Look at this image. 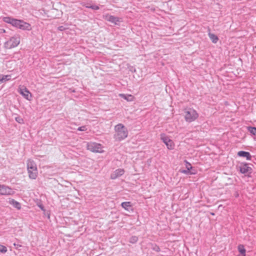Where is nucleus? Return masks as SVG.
<instances>
[{
	"mask_svg": "<svg viewBox=\"0 0 256 256\" xmlns=\"http://www.w3.org/2000/svg\"><path fill=\"white\" fill-rule=\"evenodd\" d=\"M20 94H21L24 98H25L27 100H30L29 96L30 94V92L28 90V89L26 88H20L18 90Z\"/></svg>",
	"mask_w": 256,
	"mask_h": 256,
	"instance_id": "11",
	"label": "nucleus"
},
{
	"mask_svg": "<svg viewBox=\"0 0 256 256\" xmlns=\"http://www.w3.org/2000/svg\"><path fill=\"white\" fill-rule=\"evenodd\" d=\"M10 203L11 204H12L13 206L16 208H18V210H20V209L21 208V205L20 204V202L16 201L14 200V199H12L10 200Z\"/></svg>",
	"mask_w": 256,
	"mask_h": 256,
	"instance_id": "17",
	"label": "nucleus"
},
{
	"mask_svg": "<svg viewBox=\"0 0 256 256\" xmlns=\"http://www.w3.org/2000/svg\"><path fill=\"white\" fill-rule=\"evenodd\" d=\"M116 134L114 138L116 140L120 141L125 139L128 135V130L124 124H118L116 125L114 128Z\"/></svg>",
	"mask_w": 256,
	"mask_h": 256,
	"instance_id": "1",
	"label": "nucleus"
},
{
	"mask_svg": "<svg viewBox=\"0 0 256 256\" xmlns=\"http://www.w3.org/2000/svg\"><path fill=\"white\" fill-rule=\"evenodd\" d=\"M138 240V238L136 236H132L130 238L129 242L132 244H135Z\"/></svg>",
	"mask_w": 256,
	"mask_h": 256,
	"instance_id": "23",
	"label": "nucleus"
},
{
	"mask_svg": "<svg viewBox=\"0 0 256 256\" xmlns=\"http://www.w3.org/2000/svg\"><path fill=\"white\" fill-rule=\"evenodd\" d=\"M124 170L122 168H118L114 170L110 175V178L114 180L124 174Z\"/></svg>",
	"mask_w": 256,
	"mask_h": 256,
	"instance_id": "10",
	"label": "nucleus"
},
{
	"mask_svg": "<svg viewBox=\"0 0 256 256\" xmlns=\"http://www.w3.org/2000/svg\"><path fill=\"white\" fill-rule=\"evenodd\" d=\"M78 130L79 131H86L87 130V128H86V126H82L78 128Z\"/></svg>",
	"mask_w": 256,
	"mask_h": 256,
	"instance_id": "29",
	"label": "nucleus"
},
{
	"mask_svg": "<svg viewBox=\"0 0 256 256\" xmlns=\"http://www.w3.org/2000/svg\"><path fill=\"white\" fill-rule=\"evenodd\" d=\"M255 48H256V46H255Z\"/></svg>",
	"mask_w": 256,
	"mask_h": 256,
	"instance_id": "34",
	"label": "nucleus"
},
{
	"mask_svg": "<svg viewBox=\"0 0 256 256\" xmlns=\"http://www.w3.org/2000/svg\"><path fill=\"white\" fill-rule=\"evenodd\" d=\"M16 122H18V123H22L21 121H22V120L20 118H16Z\"/></svg>",
	"mask_w": 256,
	"mask_h": 256,
	"instance_id": "31",
	"label": "nucleus"
},
{
	"mask_svg": "<svg viewBox=\"0 0 256 256\" xmlns=\"http://www.w3.org/2000/svg\"><path fill=\"white\" fill-rule=\"evenodd\" d=\"M86 148L88 150L93 152L102 153L104 152L102 145L95 142H88L86 144Z\"/></svg>",
	"mask_w": 256,
	"mask_h": 256,
	"instance_id": "4",
	"label": "nucleus"
},
{
	"mask_svg": "<svg viewBox=\"0 0 256 256\" xmlns=\"http://www.w3.org/2000/svg\"><path fill=\"white\" fill-rule=\"evenodd\" d=\"M152 249L153 250L156 251V252H159L160 251V247L156 244H152Z\"/></svg>",
	"mask_w": 256,
	"mask_h": 256,
	"instance_id": "26",
	"label": "nucleus"
},
{
	"mask_svg": "<svg viewBox=\"0 0 256 256\" xmlns=\"http://www.w3.org/2000/svg\"><path fill=\"white\" fill-rule=\"evenodd\" d=\"M64 29L63 26H60L58 27V30L60 31H62Z\"/></svg>",
	"mask_w": 256,
	"mask_h": 256,
	"instance_id": "32",
	"label": "nucleus"
},
{
	"mask_svg": "<svg viewBox=\"0 0 256 256\" xmlns=\"http://www.w3.org/2000/svg\"><path fill=\"white\" fill-rule=\"evenodd\" d=\"M21 20L14 18L12 25L16 28H18L19 24Z\"/></svg>",
	"mask_w": 256,
	"mask_h": 256,
	"instance_id": "22",
	"label": "nucleus"
},
{
	"mask_svg": "<svg viewBox=\"0 0 256 256\" xmlns=\"http://www.w3.org/2000/svg\"><path fill=\"white\" fill-rule=\"evenodd\" d=\"M238 252L242 255H246V249L244 248V246L242 244H240L238 246Z\"/></svg>",
	"mask_w": 256,
	"mask_h": 256,
	"instance_id": "19",
	"label": "nucleus"
},
{
	"mask_svg": "<svg viewBox=\"0 0 256 256\" xmlns=\"http://www.w3.org/2000/svg\"><path fill=\"white\" fill-rule=\"evenodd\" d=\"M190 170H188L186 168V170H183L180 171V172L182 174H195L194 172H190Z\"/></svg>",
	"mask_w": 256,
	"mask_h": 256,
	"instance_id": "24",
	"label": "nucleus"
},
{
	"mask_svg": "<svg viewBox=\"0 0 256 256\" xmlns=\"http://www.w3.org/2000/svg\"><path fill=\"white\" fill-rule=\"evenodd\" d=\"M120 97L122 98H123L124 100H127L128 101H132L133 100V96L130 94V95H126L124 94H120Z\"/></svg>",
	"mask_w": 256,
	"mask_h": 256,
	"instance_id": "16",
	"label": "nucleus"
},
{
	"mask_svg": "<svg viewBox=\"0 0 256 256\" xmlns=\"http://www.w3.org/2000/svg\"><path fill=\"white\" fill-rule=\"evenodd\" d=\"M18 28L24 30H32L30 24L22 20H20Z\"/></svg>",
	"mask_w": 256,
	"mask_h": 256,
	"instance_id": "9",
	"label": "nucleus"
},
{
	"mask_svg": "<svg viewBox=\"0 0 256 256\" xmlns=\"http://www.w3.org/2000/svg\"><path fill=\"white\" fill-rule=\"evenodd\" d=\"M248 131L252 136H256V128L252 126H248L247 128Z\"/></svg>",
	"mask_w": 256,
	"mask_h": 256,
	"instance_id": "20",
	"label": "nucleus"
},
{
	"mask_svg": "<svg viewBox=\"0 0 256 256\" xmlns=\"http://www.w3.org/2000/svg\"><path fill=\"white\" fill-rule=\"evenodd\" d=\"M14 246H16V249H18L19 248L22 247V245L16 244V243L14 244Z\"/></svg>",
	"mask_w": 256,
	"mask_h": 256,
	"instance_id": "30",
	"label": "nucleus"
},
{
	"mask_svg": "<svg viewBox=\"0 0 256 256\" xmlns=\"http://www.w3.org/2000/svg\"><path fill=\"white\" fill-rule=\"evenodd\" d=\"M198 116L197 112L192 108H188L184 111V118L186 122L194 121Z\"/></svg>",
	"mask_w": 256,
	"mask_h": 256,
	"instance_id": "3",
	"label": "nucleus"
},
{
	"mask_svg": "<svg viewBox=\"0 0 256 256\" xmlns=\"http://www.w3.org/2000/svg\"><path fill=\"white\" fill-rule=\"evenodd\" d=\"M82 6H86V8H91V9L94 10H98L100 8L98 6L95 5V4L92 5V6H86V5L83 4Z\"/></svg>",
	"mask_w": 256,
	"mask_h": 256,
	"instance_id": "21",
	"label": "nucleus"
},
{
	"mask_svg": "<svg viewBox=\"0 0 256 256\" xmlns=\"http://www.w3.org/2000/svg\"><path fill=\"white\" fill-rule=\"evenodd\" d=\"M8 250L6 246H4L0 244V252L3 254L6 253Z\"/></svg>",
	"mask_w": 256,
	"mask_h": 256,
	"instance_id": "27",
	"label": "nucleus"
},
{
	"mask_svg": "<svg viewBox=\"0 0 256 256\" xmlns=\"http://www.w3.org/2000/svg\"><path fill=\"white\" fill-rule=\"evenodd\" d=\"M211 214H212V215H214V213L212 212V213H211Z\"/></svg>",
	"mask_w": 256,
	"mask_h": 256,
	"instance_id": "33",
	"label": "nucleus"
},
{
	"mask_svg": "<svg viewBox=\"0 0 256 256\" xmlns=\"http://www.w3.org/2000/svg\"><path fill=\"white\" fill-rule=\"evenodd\" d=\"M27 169L29 178L31 179L35 180L37 178L38 172L36 164L34 160H28Z\"/></svg>",
	"mask_w": 256,
	"mask_h": 256,
	"instance_id": "2",
	"label": "nucleus"
},
{
	"mask_svg": "<svg viewBox=\"0 0 256 256\" xmlns=\"http://www.w3.org/2000/svg\"><path fill=\"white\" fill-rule=\"evenodd\" d=\"M240 171L242 174H250L252 172V168L247 164H242L239 166Z\"/></svg>",
	"mask_w": 256,
	"mask_h": 256,
	"instance_id": "7",
	"label": "nucleus"
},
{
	"mask_svg": "<svg viewBox=\"0 0 256 256\" xmlns=\"http://www.w3.org/2000/svg\"><path fill=\"white\" fill-rule=\"evenodd\" d=\"M14 19V18H12L10 17H6L4 18V21L6 23L10 24H12Z\"/></svg>",
	"mask_w": 256,
	"mask_h": 256,
	"instance_id": "25",
	"label": "nucleus"
},
{
	"mask_svg": "<svg viewBox=\"0 0 256 256\" xmlns=\"http://www.w3.org/2000/svg\"><path fill=\"white\" fill-rule=\"evenodd\" d=\"M238 156L241 157L246 158L247 160H250L252 158V156L249 152H245V151H240L238 153Z\"/></svg>",
	"mask_w": 256,
	"mask_h": 256,
	"instance_id": "12",
	"label": "nucleus"
},
{
	"mask_svg": "<svg viewBox=\"0 0 256 256\" xmlns=\"http://www.w3.org/2000/svg\"><path fill=\"white\" fill-rule=\"evenodd\" d=\"M185 162L186 168L188 170H192V166L191 164L186 160L185 161Z\"/></svg>",
	"mask_w": 256,
	"mask_h": 256,
	"instance_id": "28",
	"label": "nucleus"
},
{
	"mask_svg": "<svg viewBox=\"0 0 256 256\" xmlns=\"http://www.w3.org/2000/svg\"><path fill=\"white\" fill-rule=\"evenodd\" d=\"M208 35L210 38L213 43L216 44L218 42V38L216 34L209 32Z\"/></svg>",
	"mask_w": 256,
	"mask_h": 256,
	"instance_id": "14",
	"label": "nucleus"
},
{
	"mask_svg": "<svg viewBox=\"0 0 256 256\" xmlns=\"http://www.w3.org/2000/svg\"><path fill=\"white\" fill-rule=\"evenodd\" d=\"M10 75L3 76L2 78H0V84L6 82L10 79Z\"/></svg>",
	"mask_w": 256,
	"mask_h": 256,
	"instance_id": "18",
	"label": "nucleus"
},
{
	"mask_svg": "<svg viewBox=\"0 0 256 256\" xmlns=\"http://www.w3.org/2000/svg\"><path fill=\"white\" fill-rule=\"evenodd\" d=\"M20 36L18 35L12 37L4 43V46L7 48H12L17 46L20 42Z\"/></svg>",
	"mask_w": 256,
	"mask_h": 256,
	"instance_id": "5",
	"label": "nucleus"
},
{
	"mask_svg": "<svg viewBox=\"0 0 256 256\" xmlns=\"http://www.w3.org/2000/svg\"><path fill=\"white\" fill-rule=\"evenodd\" d=\"M14 192L10 187L4 184H2L0 195H12Z\"/></svg>",
	"mask_w": 256,
	"mask_h": 256,
	"instance_id": "8",
	"label": "nucleus"
},
{
	"mask_svg": "<svg viewBox=\"0 0 256 256\" xmlns=\"http://www.w3.org/2000/svg\"><path fill=\"white\" fill-rule=\"evenodd\" d=\"M121 206L122 208H124L125 210L127 211H130V210L132 208V204L130 202H123L121 204Z\"/></svg>",
	"mask_w": 256,
	"mask_h": 256,
	"instance_id": "13",
	"label": "nucleus"
},
{
	"mask_svg": "<svg viewBox=\"0 0 256 256\" xmlns=\"http://www.w3.org/2000/svg\"><path fill=\"white\" fill-rule=\"evenodd\" d=\"M108 20L114 24H117L120 22L119 18L114 16H110L108 18Z\"/></svg>",
	"mask_w": 256,
	"mask_h": 256,
	"instance_id": "15",
	"label": "nucleus"
},
{
	"mask_svg": "<svg viewBox=\"0 0 256 256\" xmlns=\"http://www.w3.org/2000/svg\"><path fill=\"white\" fill-rule=\"evenodd\" d=\"M160 139L166 144L168 150H173L174 148V142L166 134H160Z\"/></svg>",
	"mask_w": 256,
	"mask_h": 256,
	"instance_id": "6",
	"label": "nucleus"
}]
</instances>
